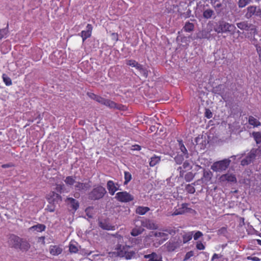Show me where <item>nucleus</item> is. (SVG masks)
<instances>
[{"mask_svg":"<svg viewBox=\"0 0 261 261\" xmlns=\"http://www.w3.org/2000/svg\"><path fill=\"white\" fill-rule=\"evenodd\" d=\"M194 255V253L193 251H190L189 252H188L185 256L184 260L185 261V260L189 259L190 257H192Z\"/></svg>","mask_w":261,"mask_h":261,"instance_id":"41","label":"nucleus"},{"mask_svg":"<svg viewBox=\"0 0 261 261\" xmlns=\"http://www.w3.org/2000/svg\"><path fill=\"white\" fill-rule=\"evenodd\" d=\"M132 150H140L141 147L138 145H135L132 146Z\"/></svg>","mask_w":261,"mask_h":261,"instance_id":"49","label":"nucleus"},{"mask_svg":"<svg viewBox=\"0 0 261 261\" xmlns=\"http://www.w3.org/2000/svg\"><path fill=\"white\" fill-rule=\"evenodd\" d=\"M213 176V174L211 171L210 170H204L203 171V177L205 178L207 181H210Z\"/></svg>","mask_w":261,"mask_h":261,"instance_id":"32","label":"nucleus"},{"mask_svg":"<svg viewBox=\"0 0 261 261\" xmlns=\"http://www.w3.org/2000/svg\"><path fill=\"white\" fill-rule=\"evenodd\" d=\"M196 248L198 250H204L205 249L204 245L200 241L196 243Z\"/></svg>","mask_w":261,"mask_h":261,"instance_id":"43","label":"nucleus"},{"mask_svg":"<svg viewBox=\"0 0 261 261\" xmlns=\"http://www.w3.org/2000/svg\"><path fill=\"white\" fill-rule=\"evenodd\" d=\"M150 210V208L147 206H138L136 210V213L139 215H144Z\"/></svg>","mask_w":261,"mask_h":261,"instance_id":"22","label":"nucleus"},{"mask_svg":"<svg viewBox=\"0 0 261 261\" xmlns=\"http://www.w3.org/2000/svg\"><path fill=\"white\" fill-rule=\"evenodd\" d=\"M10 167V166L8 164H5V165H2V167L4 168H7V167Z\"/></svg>","mask_w":261,"mask_h":261,"instance_id":"57","label":"nucleus"},{"mask_svg":"<svg viewBox=\"0 0 261 261\" xmlns=\"http://www.w3.org/2000/svg\"><path fill=\"white\" fill-rule=\"evenodd\" d=\"M248 122L249 124L254 127H258L261 125V123L259 120L252 116L249 117Z\"/></svg>","mask_w":261,"mask_h":261,"instance_id":"20","label":"nucleus"},{"mask_svg":"<svg viewBox=\"0 0 261 261\" xmlns=\"http://www.w3.org/2000/svg\"><path fill=\"white\" fill-rule=\"evenodd\" d=\"M193 231L189 232L184 234L182 236V242L184 244L188 242L192 239Z\"/></svg>","mask_w":261,"mask_h":261,"instance_id":"23","label":"nucleus"},{"mask_svg":"<svg viewBox=\"0 0 261 261\" xmlns=\"http://www.w3.org/2000/svg\"><path fill=\"white\" fill-rule=\"evenodd\" d=\"M142 248H143V246H140V247H139V248H138V249H139H139H141Z\"/></svg>","mask_w":261,"mask_h":261,"instance_id":"60","label":"nucleus"},{"mask_svg":"<svg viewBox=\"0 0 261 261\" xmlns=\"http://www.w3.org/2000/svg\"><path fill=\"white\" fill-rule=\"evenodd\" d=\"M220 257L218 254L215 253L212 257V261L214 260L216 258H219Z\"/></svg>","mask_w":261,"mask_h":261,"instance_id":"52","label":"nucleus"},{"mask_svg":"<svg viewBox=\"0 0 261 261\" xmlns=\"http://www.w3.org/2000/svg\"><path fill=\"white\" fill-rule=\"evenodd\" d=\"M3 79L4 82L7 86H10L12 85V81L10 77H9L6 74H3Z\"/></svg>","mask_w":261,"mask_h":261,"instance_id":"33","label":"nucleus"},{"mask_svg":"<svg viewBox=\"0 0 261 261\" xmlns=\"http://www.w3.org/2000/svg\"><path fill=\"white\" fill-rule=\"evenodd\" d=\"M136 252L134 251H125L124 256L126 259H130L135 257Z\"/></svg>","mask_w":261,"mask_h":261,"instance_id":"29","label":"nucleus"},{"mask_svg":"<svg viewBox=\"0 0 261 261\" xmlns=\"http://www.w3.org/2000/svg\"><path fill=\"white\" fill-rule=\"evenodd\" d=\"M74 187L76 190L86 191L90 188L91 185L89 183L76 182Z\"/></svg>","mask_w":261,"mask_h":261,"instance_id":"15","label":"nucleus"},{"mask_svg":"<svg viewBox=\"0 0 261 261\" xmlns=\"http://www.w3.org/2000/svg\"><path fill=\"white\" fill-rule=\"evenodd\" d=\"M214 14V11L210 9L205 10L203 13V16L204 18L206 19L211 18Z\"/></svg>","mask_w":261,"mask_h":261,"instance_id":"26","label":"nucleus"},{"mask_svg":"<svg viewBox=\"0 0 261 261\" xmlns=\"http://www.w3.org/2000/svg\"><path fill=\"white\" fill-rule=\"evenodd\" d=\"M64 182L68 186H73L76 184L75 177L73 176H67L64 180Z\"/></svg>","mask_w":261,"mask_h":261,"instance_id":"24","label":"nucleus"},{"mask_svg":"<svg viewBox=\"0 0 261 261\" xmlns=\"http://www.w3.org/2000/svg\"><path fill=\"white\" fill-rule=\"evenodd\" d=\"M107 188L109 193L113 195L115 192L118 190V188L115 186L114 182L112 180H109L107 182Z\"/></svg>","mask_w":261,"mask_h":261,"instance_id":"17","label":"nucleus"},{"mask_svg":"<svg viewBox=\"0 0 261 261\" xmlns=\"http://www.w3.org/2000/svg\"><path fill=\"white\" fill-rule=\"evenodd\" d=\"M92 210L93 208L92 207H88L86 209L85 212L86 213V214L89 218H91L92 217Z\"/></svg>","mask_w":261,"mask_h":261,"instance_id":"44","label":"nucleus"},{"mask_svg":"<svg viewBox=\"0 0 261 261\" xmlns=\"http://www.w3.org/2000/svg\"><path fill=\"white\" fill-rule=\"evenodd\" d=\"M53 194L54 196H55L56 198H59V199L61 198V197L58 194H56L54 192H53Z\"/></svg>","mask_w":261,"mask_h":261,"instance_id":"56","label":"nucleus"},{"mask_svg":"<svg viewBox=\"0 0 261 261\" xmlns=\"http://www.w3.org/2000/svg\"><path fill=\"white\" fill-rule=\"evenodd\" d=\"M50 212H54V208H50L49 209V210Z\"/></svg>","mask_w":261,"mask_h":261,"instance_id":"59","label":"nucleus"},{"mask_svg":"<svg viewBox=\"0 0 261 261\" xmlns=\"http://www.w3.org/2000/svg\"><path fill=\"white\" fill-rule=\"evenodd\" d=\"M63 187H64L63 185H61V184L57 185L56 190L58 192H61L63 188Z\"/></svg>","mask_w":261,"mask_h":261,"instance_id":"48","label":"nucleus"},{"mask_svg":"<svg viewBox=\"0 0 261 261\" xmlns=\"http://www.w3.org/2000/svg\"><path fill=\"white\" fill-rule=\"evenodd\" d=\"M236 29V27L224 21H219L214 27V31L217 33H222L227 32H233Z\"/></svg>","mask_w":261,"mask_h":261,"instance_id":"1","label":"nucleus"},{"mask_svg":"<svg viewBox=\"0 0 261 261\" xmlns=\"http://www.w3.org/2000/svg\"><path fill=\"white\" fill-rule=\"evenodd\" d=\"M93 96H94V99L96 100L97 102L102 105H105L110 108H116V105L114 101L107 99H105L103 97L96 95L95 94H93Z\"/></svg>","mask_w":261,"mask_h":261,"instance_id":"6","label":"nucleus"},{"mask_svg":"<svg viewBox=\"0 0 261 261\" xmlns=\"http://www.w3.org/2000/svg\"><path fill=\"white\" fill-rule=\"evenodd\" d=\"M92 31V26L90 24H88L86 27V30L82 31L80 34V36L82 37L83 41L89 38L91 36Z\"/></svg>","mask_w":261,"mask_h":261,"instance_id":"13","label":"nucleus"},{"mask_svg":"<svg viewBox=\"0 0 261 261\" xmlns=\"http://www.w3.org/2000/svg\"><path fill=\"white\" fill-rule=\"evenodd\" d=\"M30 247V245L29 242L25 240L21 239L18 249L22 251H27Z\"/></svg>","mask_w":261,"mask_h":261,"instance_id":"21","label":"nucleus"},{"mask_svg":"<svg viewBox=\"0 0 261 261\" xmlns=\"http://www.w3.org/2000/svg\"><path fill=\"white\" fill-rule=\"evenodd\" d=\"M169 231L167 230H159L155 232H152L151 236L161 239L163 241L168 239Z\"/></svg>","mask_w":261,"mask_h":261,"instance_id":"12","label":"nucleus"},{"mask_svg":"<svg viewBox=\"0 0 261 261\" xmlns=\"http://www.w3.org/2000/svg\"><path fill=\"white\" fill-rule=\"evenodd\" d=\"M260 17L261 9L255 6H251L247 8V12L245 14V17L247 18H250L252 16Z\"/></svg>","mask_w":261,"mask_h":261,"instance_id":"4","label":"nucleus"},{"mask_svg":"<svg viewBox=\"0 0 261 261\" xmlns=\"http://www.w3.org/2000/svg\"><path fill=\"white\" fill-rule=\"evenodd\" d=\"M161 159L160 157L158 156L154 155L151 158L150 161L149 162V165L150 166L153 167L156 165L160 161Z\"/></svg>","mask_w":261,"mask_h":261,"instance_id":"27","label":"nucleus"},{"mask_svg":"<svg viewBox=\"0 0 261 261\" xmlns=\"http://www.w3.org/2000/svg\"><path fill=\"white\" fill-rule=\"evenodd\" d=\"M194 25L192 23L187 22L186 23L184 29L186 32H191L193 30Z\"/></svg>","mask_w":261,"mask_h":261,"instance_id":"35","label":"nucleus"},{"mask_svg":"<svg viewBox=\"0 0 261 261\" xmlns=\"http://www.w3.org/2000/svg\"><path fill=\"white\" fill-rule=\"evenodd\" d=\"M31 229L36 230L38 232H41L45 230V226L43 224H38L32 226L30 228Z\"/></svg>","mask_w":261,"mask_h":261,"instance_id":"28","label":"nucleus"},{"mask_svg":"<svg viewBox=\"0 0 261 261\" xmlns=\"http://www.w3.org/2000/svg\"><path fill=\"white\" fill-rule=\"evenodd\" d=\"M111 36L113 39H114L115 41L118 40V34L117 33H112Z\"/></svg>","mask_w":261,"mask_h":261,"instance_id":"50","label":"nucleus"},{"mask_svg":"<svg viewBox=\"0 0 261 261\" xmlns=\"http://www.w3.org/2000/svg\"><path fill=\"white\" fill-rule=\"evenodd\" d=\"M247 259L248 260H253V261H260V259L256 257V256H248L247 257Z\"/></svg>","mask_w":261,"mask_h":261,"instance_id":"47","label":"nucleus"},{"mask_svg":"<svg viewBox=\"0 0 261 261\" xmlns=\"http://www.w3.org/2000/svg\"><path fill=\"white\" fill-rule=\"evenodd\" d=\"M103 228L105 229H107V230H110V229H113V228L114 227V226H106V227H104V226H102Z\"/></svg>","mask_w":261,"mask_h":261,"instance_id":"55","label":"nucleus"},{"mask_svg":"<svg viewBox=\"0 0 261 261\" xmlns=\"http://www.w3.org/2000/svg\"><path fill=\"white\" fill-rule=\"evenodd\" d=\"M252 136L257 144L261 143L260 132H254L252 133Z\"/></svg>","mask_w":261,"mask_h":261,"instance_id":"30","label":"nucleus"},{"mask_svg":"<svg viewBox=\"0 0 261 261\" xmlns=\"http://www.w3.org/2000/svg\"><path fill=\"white\" fill-rule=\"evenodd\" d=\"M257 150L255 149H252L248 153L247 156L245 159H243L241 161V165L242 166H246L250 164L255 158Z\"/></svg>","mask_w":261,"mask_h":261,"instance_id":"7","label":"nucleus"},{"mask_svg":"<svg viewBox=\"0 0 261 261\" xmlns=\"http://www.w3.org/2000/svg\"><path fill=\"white\" fill-rule=\"evenodd\" d=\"M182 168L184 169H185L186 170H188L191 168V166L188 162H185L183 164Z\"/></svg>","mask_w":261,"mask_h":261,"instance_id":"45","label":"nucleus"},{"mask_svg":"<svg viewBox=\"0 0 261 261\" xmlns=\"http://www.w3.org/2000/svg\"><path fill=\"white\" fill-rule=\"evenodd\" d=\"M206 116L208 118H211L212 117V112L210 110H207L206 111Z\"/></svg>","mask_w":261,"mask_h":261,"instance_id":"51","label":"nucleus"},{"mask_svg":"<svg viewBox=\"0 0 261 261\" xmlns=\"http://www.w3.org/2000/svg\"><path fill=\"white\" fill-rule=\"evenodd\" d=\"M231 160L224 159L215 162L211 166V169L215 172H222L225 170L229 166Z\"/></svg>","mask_w":261,"mask_h":261,"instance_id":"2","label":"nucleus"},{"mask_svg":"<svg viewBox=\"0 0 261 261\" xmlns=\"http://www.w3.org/2000/svg\"><path fill=\"white\" fill-rule=\"evenodd\" d=\"M255 46L257 53L260 55L261 54V47L257 45H256Z\"/></svg>","mask_w":261,"mask_h":261,"instance_id":"54","label":"nucleus"},{"mask_svg":"<svg viewBox=\"0 0 261 261\" xmlns=\"http://www.w3.org/2000/svg\"><path fill=\"white\" fill-rule=\"evenodd\" d=\"M21 239L15 235H11L9 238L8 243L12 247L18 249Z\"/></svg>","mask_w":261,"mask_h":261,"instance_id":"10","label":"nucleus"},{"mask_svg":"<svg viewBox=\"0 0 261 261\" xmlns=\"http://www.w3.org/2000/svg\"><path fill=\"white\" fill-rule=\"evenodd\" d=\"M186 189L187 191L189 193L193 194L195 192V189L194 187L191 185H187V186L186 187Z\"/></svg>","mask_w":261,"mask_h":261,"instance_id":"40","label":"nucleus"},{"mask_svg":"<svg viewBox=\"0 0 261 261\" xmlns=\"http://www.w3.org/2000/svg\"><path fill=\"white\" fill-rule=\"evenodd\" d=\"M179 152L178 153V154L175 158H174L175 161H176V163L178 164H180L184 161V159L186 158L185 156H184V154H179Z\"/></svg>","mask_w":261,"mask_h":261,"instance_id":"31","label":"nucleus"},{"mask_svg":"<svg viewBox=\"0 0 261 261\" xmlns=\"http://www.w3.org/2000/svg\"><path fill=\"white\" fill-rule=\"evenodd\" d=\"M66 201L74 211H76L79 207L78 201L72 198H67Z\"/></svg>","mask_w":261,"mask_h":261,"instance_id":"16","label":"nucleus"},{"mask_svg":"<svg viewBox=\"0 0 261 261\" xmlns=\"http://www.w3.org/2000/svg\"><path fill=\"white\" fill-rule=\"evenodd\" d=\"M7 33V30L6 29H3L0 30V39H2Z\"/></svg>","mask_w":261,"mask_h":261,"instance_id":"46","label":"nucleus"},{"mask_svg":"<svg viewBox=\"0 0 261 261\" xmlns=\"http://www.w3.org/2000/svg\"><path fill=\"white\" fill-rule=\"evenodd\" d=\"M106 189L101 187L98 186L94 188L90 194V197L92 199H99L101 198L106 194Z\"/></svg>","mask_w":261,"mask_h":261,"instance_id":"3","label":"nucleus"},{"mask_svg":"<svg viewBox=\"0 0 261 261\" xmlns=\"http://www.w3.org/2000/svg\"><path fill=\"white\" fill-rule=\"evenodd\" d=\"M146 223L147 224L145 225V226L147 228L149 229H155L156 228V225L150 221H146Z\"/></svg>","mask_w":261,"mask_h":261,"instance_id":"39","label":"nucleus"},{"mask_svg":"<svg viewBox=\"0 0 261 261\" xmlns=\"http://www.w3.org/2000/svg\"><path fill=\"white\" fill-rule=\"evenodd\" d=\"M190 210V208L188 207V204L187 203H182L178 208L175 207L174 209V212L171 215L176 216L184 214L189 212Z\"/></svg>","mask_w":261,"mask_h":261,"instance_id":"11","label":"nucleus"},{"mask_svg":"<svg viewBox=\"0 0 261 261\" xmlns=\"http://www.w3.org/2000/svg\"><path fill=\"white\" fill-rule=\"evenodd\" d=\"M69 251L72 253H76L78 251V248L76 244L71 243L69 245Z\"/></svg>","mask_w":261,"mask_h":261,"instance_id":"38","label":"nucleus"},{"mask_svg":"<svg viewBox=\"0 0 261 261\" xmlns=\"http://www.w3.org/2000/svg\"><path fill=\"white\" fill-rule=\"evenodd\" d=\"M115 198L122 202H128L134 199V196L126 191L118 192Z\"/></svg>","mask_w":261,"mask_h":261,"instance_id":"5","label":"nucleus"},{"mask_svg":"<svg viewBox=\"0 0 261 261\" xmlns=\"http://www.w3.org/2000/svg\"><path fill=\"white\" fill-rule=\"evenodd\" d=\"M179 146L181 154H184L186 158H188V151L181 141H179Z\"/></svg>","mask_w":261,"mask_h":261,"instance_id":"25","label":"nucleus"},{"mask_svg":"<svg viewBox=\"0 0 261 261\" xmlns=\"http://www.w3.org/2000/svg\"><path fill=\"white\" fill-rule=\"evenodd\" d=\"M124 184H127L132 179V175L128 172H124Z\"/></svg>","mask_w":261,"mask_h":261,"instance_id":"37","label":"nucleus"},{"mask_svg":"<svg viewBox=\"0 0 261 261\" xmlns=\"http://www.w3.org/2000/svg\"><path fill=\"white\" fill-rule=\"evenodd\" d=\"M126 64L130 66L135 67L137 69L140 71V72L145 76H147V71L144 69L142 66L139 64L135 60H130L126 61Z\"/></svg>","mask_w":261,"mask_h":261,"instance_id":"9","label":"nucleus"},{"mask_svg":"<svg viewBox=\"0 0 261 261\" xmlns=\"http://www.w3.org/2000/svg\"><path fill=\"white\" fill-rule=\"evenodd\" d=\"M221 181H228L231 182H234L236 181V178L234 175L232 174H226L222 175L220 178Z\"/></svg>","mask_w":261,"mask_h":261,"instance_id":"18","label":"nucleus"},{"mask_svg":"<svg viewBox=\"0 0 261 261\" xmlns=\"http://www.w3.org/2000/svg\"><path fill=\"white\" fill-rule=\"evenodd\" d=\"M237 25L241 30L250 31L254 35L256 33V30L255 27L246 21L237 23Z\"/></svg>","mask_w":261,"mask_h":261,"instance_id":"8","label":"nucleus"},{"mask_svg":"<svg viewBox=\"0 0 261 261\" xmlns=\"http://www.w3.org/2000/svg\"><path fill=\"white\" fill-rule=\"evenodd\" d=\"M93 94H91V95H90V97H91V98H92V99H94V96H93Z\"/></svg>","mask_w":261,"mask_h":261,"instance_id":"58","label":"nucleus"},{"mask_svg":"<svg viewBox=\"0 0 261 261\" xmlns=\"http://www.w3.org/2000/svg\"><path fill=\"white\" fill-rule=\"evenodd\" d=\"M251 2V0H239L238 5L240 8H243Z\"/></svg>","mask_w":261,"mask_h":261,"instance_id":"34","label":"nucleus"},{"mask_svg":"<svg viewBox=\"0 0 261 261\" xmlns=\"http://www.w3.org/2000/svg\"><path fill=\"white\" fill-rule=\"evenodd\" d=\"M193 238L195 240H198L199 238L203 236L202 233L201 231H197L194 234L193 233Z\"/></svg>","mask_w":261,"mask_h":261,"instance_id":"42","label":"nucleus"},{"mask_svg":"<svg viewBox=\"0 0 261 261\" xmlns=\"http://www.w3.org/2000/svg\"><path fill=\"white\" fill-rule=\"evenodd\" d=\"M49 252L53 255H58L62 252V249L58 246H50Z\"/></svg>","mask_w":261,"mask_h":261,"instance_id":"19","label":"nucleus"},{"mask_svg":"<svg viewBox=\"0 0 261 261\" xmlns=\"http://www.w3.org/2000/svg\"><path fill=\"white\" fill-rule=\"evenodd\" d=\"M144 257L145 258H149L150 261H163L162 255L155 252L145 255Z\"/></svg>","mask_w":261,"mask_h":261,"instance_id":"14","label":"nucleus"},{"mask_svg":"<svg viewBox=\"0 0 261 261\" xmlns=\"http://www.w3.org/2000/svg\"><path fill=\"white\" fill-rule=\"evenodd\" d=\"M243 156V154H241V155H233V156H231L230 157V158L233 159H234H234H236V158L237 157H238L239 159H240L242 158V157Z\"/></svg>","mask_w":261,"mask_h":261,"instance_id":"53","label":"nucleus"},{"mask_svg":"<svg viewBox=\"0 0 261 261\" xmlns=\"http://www.w3.org/2000/svg\"><path fill=\"white\" fill-rule=\"evenodd\" d=\"M143 231V229L142 228H135L133 229L131 232V234L133 236H137L139 234H141Z\"/></svg>","mask_w":261,"mask_h":261,"instance_id":"36","label":"nucleus"}]
</instances>
